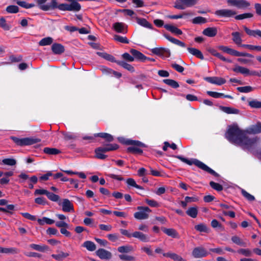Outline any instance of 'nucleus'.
Wrapping results in <instances>:
<instances>
[{"mask_svg":"<svg viewBox=\"0 0 261 261\" xmlns=\"http://www.w3.org/2000/svg\"><path fill=\"white\" fill-rule=\"evenodd\" d=\"M94 137H98L103 138L108 142H111L114 140L113 136L106 133H99L95 134Z\"/></svg>","mask_w":261,"mask_h":261,"instance_id":"obj_37","label":"nucleus"},{"mask_svg":"<svg viewBox=\"0 0 261 261\" xmlns=\"http://www.w3.org/2000/svg\"><path fill=\"white\" fill-rule=\"evenodd\" d=\"M10 139L18 146H24L33 145L41 142V139L33 137H26L19 138L15 136H11Z\"/></svg>","mask_w":261,"mask_h":261,"instance_id":"obj_5","label":"nucleus"},{"mask_svg":"<svg viewBox=\"0 0 261 261\" xmlns=\"http://www.w3.org/2000/svg\"><path fill=\"white\" fill-rule=\"evenodd\" d=\"M241 193L242 195L244 196V197H245L249 201H252L255 200L254 197L253 195L247 192L245 190L242 189L241 191Z\"/></svg>","mask_w":261,"mask_h":261,"instance_id":"obj_64","label":"nucleus"},{"mask_svg":"<svg viewBox=\"0 0 261 261\" xmlns=\"http://www.w3.org/2000/svg\"><path fill=\"white\" fill-rule=\"evenodd\" d=\"M207 22V19L202 16H197L192 19V23L194 24H201Z\"/></svg>","mask_w":261,"mask_h":261,"instance_id":"obj_50","label":"nucleus"},{"mask_svg":"<svg viewBox=\"0 0 261 261\" xmlns=\"http://www.w3.org/2000/svg\"><path fill=\"white\" fill-rule=\"evenodd\" d=\"M43 152L49 155H56L61 152V150L56 148L45 147Z\"/></svg>","mask_w":261,"mask_h":261,"instance_id":"obj_39","label":"nucleus"},{"mask_svg":"<svg viewBox=\"0 0 261 261\" xmlns=\"http://www.w3.org/2000/svg\"><path fill=\"white\" fill-rule=\"evenodd\" d=\"M6 11L9 13H16L19 11V8L15 5H10L6 8Z\"/></svg>","mask_w":261,"mask_h":261,"instance_id":"obj_60","label":"nucleus"},{"mask_svg":"<svg viewBox=\"0 0 261 261\" xmlns=\"http://www.w3.org/2000/svg\"><path fill=\"white\" fill-rule=\"evenodd\" d=\"M64 172L70 175H77L78 177L82 179H85L87 177L86 175L84 172H73L71 170H66Z\"/></svg>","mask_w":261,"mask_h":261,"instance_id":"obj_54","label":"nucleus"},{"mask_svg":"<svg viewBox=\"0 0 261 261\" xmlns=\"http://www.w3.org/2000/svg\"><path fill=\"white\" fill-rule=\"evenodd\" d=\"M164 28L167 30L175 35H180L182 34V32L181 30L173 25L166 24L164 25Z\"/></svg>","mask_w":261,"mask_h":261,"instance_id":"obj_26","label":"nucleus"},{"mask_svg":"<svg viewBox=\"0 0 261 261\" xmlns=\"http://www.w3.org/2000/svg\"><path fill=\"white\" fill-rule=\"evenodd\" d=\"M47 0H35L39 8L43 11H48L59 9V5H58L57 0H51L50 3L45 4Z\"/></svg>","mask_w":261,"mask_h":261,"instance_id":"obj_8","label":"nucleus"},{"mask_svg":"<svg viewBox=\"0 0 261 261\" xmlns=\"http://www.w3.org/2000/svg\"><path fill=\"white\" fill-rule=\"evenodd\" d=\"M227 3L241 9H246L250 6V3L246 0H228Z\"/></svg>","mask_w":261,"mask_h":261,"instance_id":"obj_13","label":"nucleus"},{"mask_svg":"<svg viewBox=\"0 0 261 261\" xmlns=\"http://www.w3.org/2000/svg\"><path fill=\"white\" fill-rule=\"evenodd\" d=\"M163 82L165 84H166V85L169 86L170 87H171L173 88H174V89H176V88H178L179 86V85L178 83V82L174 80L164 79L163 80Z\"/></svg>","mask_w":261,"mask_h":261,"instance_id":"obj_43","label":"nucleus"},{"mask_svg":"<svg viewBox=\"0 0 261 261\" xmlns=\"http://www.w3.org/2000/svg\"><path fill=\"white\" fill-rule=\"evenodd\" d=\"M117 64L131 72H134L135 71L134 67L132 65L125 61H119L117 62Z\"/></svg>","mask_w":261,"mask_h":261,"instance_id":"obj_38","label":"nucleus"},{"mask_svg":"<svg viewBox=\"0 0 261 261\" xmlns=\"http://www.w3.org/2000/svg\"><path fill=\"white\" fill-rule=\"evenodd\" d=\"M237 89L239 92L241 93H248L253 91V88L250 86H247L244 87H239Z\"/></svg>","mask_w":261,"mask_h":261,"instance_id":"obj_57","label":"nucleus"},{"mask_svg":"<svg viewBox=\"0 0 261 261\" xmlns=\"http://www.w3.org/2000/svg\"><path fill=\"white\" fill-rule=\"evenodd\" d=\"M231 241L235 244L241 246H246V244L239 237L237 236L232 237Z\"/></svg>","mask_w":261,"mask_h":261,"instance_id":"obj_58","label":"nucleus"},{"mask_svg":"<svg viewBox=\"0 0 261 261\" xmlns=\"http://www.w3.org/2000/svg\"><path fill=\"white\" fill-rule=\"evenodd\" d=\"M208 254V252L206 249L202 246L195 247L192 252V255L195 258H203Z\"/></svg>","mask_w":261,"mask_h":261,"instance_id":"obj_11","label":"nucleus"},{"mask_svg":"<svg viewBox=\"0 0 261 261\" xmlns=\"http://www.w3.org/2000/svg\"><path fill=\"white\" fill-rule=\"evenodd\" d=\"M219 108L223 112L228 114H238L240 113V110L239 109L231 107L221 106L219 107Z\"/></svg>","mask_w":261,"mask_h":261,"instance_id":"obj_28","label":"nucleus"},{"mask_svg":"<svg viewBox=\"0 0 261 261\" xmlns=\"http://www.w3.org/2000/svg\"><path fill=\"white\" fill-rule=\"evenodd\" d=\"M207 51L210 53L211 55H212L214 56H215L217 57L220 60L226 62L227 63H231L232 61L231 60L226 59L225 57H224L223 55H222L221 54L218 53L217 50L212 47H208L207 48Z\"/></svg>","mask_w":261,"mask_h":261,"instance_id":"obj_18","label":"nucleus"},{"mask_svg":"<svg viewBox=\"0 0 261 261\" xmlns=\"http://www.w3.org/2000/svg\"><path fill=\"white\" fill-rule=\"evenodd\" d=\"M187 49L191 54L195 56L197 58L201 60H203L204 59L202 53L199 49L193 47H188Z\"/></svg>","mask_w":261,"mask_h":261,"instance_id":"obj_34","label":"nucleus"},{"mask_svg":"<svg viewBox=\"0 0 261 261\" xmlns=\"http://www.w3.org/2000/svg\"><path fill=\"white\" fill-rule=\"evenodd\" d=\"M2 162L4 164L9 166H13L16 164V161L15 159L10 158L5 159L2 161Z\"/></svg>","mask_w":261,"mask_h":261,"instance_id":"obj_63","label":"nucleus"},{"mask_svg":"<svg viewBox=\"0 0 261 261\" xmlns=\"http://www.w3.org/2000/svg\"><path fill=\"white\" fill-rule=\"evenodd\" d=\"M118 140L120 143L126 145H134L142 147H146V145L138 140L125 139L124 137H119Z\"/></svg>","mask_w":261,"mask_h":261,"instance_id":"obj_12","label":"nucleus"},{"mask_svg":"<svg viewBox=\"0 0 261 261\" xmlns=\"http://www.w3.org/2000/svg\"><path fill=\"white\" fill-rule=\"evenodd\" d=\"M164 36L166 39H167L168 40H169V41H170L171 42H172L173 44H175L178 45L179 46H181L182 47H186V44L184 42H183L177 39H175L173 37H172L167 34H164Z\"/></svg>","mask_w":261,"mask_h":261,"instance_id":"obj_27","label":"nucleus"},{"mask_svg":"<svg viewBox=\"0 0 261 261\" xmlns=\"http://www.w3.org/2000/svg\"><path fill=\"white\" fill-rule=\"evenodd\" d=\"M30 247L32 249L41 251V252H44L45 251H46L48 249V247L46 245L41 246L39 245H37L35 244H32L30 245Z\"/></svg>","mask_w":261,"mask_h":261,"instance_id":"obj_47","label":"nucleus"},{"mask_svg":"<svg viewBox=\"0 0 261 261\" xmlns=\"http://www.w3.org/2000/svg\"><path fill=\"white\" fill-rule=\"evenodd\" d=\"M187 214L191 217L192 218H195L197 216L198 211L196 207H190L186 212Z\"/></svg>","mask_w":261,"mask_h":261,"instance_id":"obj_49","label":"nucleus"},{"mask_svg":"<svg viewBox=\"0 0 261 261\" xmlns=\"http://www.w3.org/2000/svg\"><path fill=\"white\" fill-rule=\"evenodd\" d=\"M83 246L90 251H94L96 247L95 244L91 241H87L84 243Z\"/></svg>","mask_w":261,"mask_h":261,"instance_id":"obj_45","label":"nucleus"},{"mask_svg":"<svg viewBox=\"0 0 261 261\" xmlns=\"http://www.w3.org/2000/svg\"><path fill=\"white\" fill-rule=\"evenodd\" d=\"M225 138L231 143L237 144L243 149L251 150L256 145L259 138H249L245 130L240 129L237 125H229L225 133Z\"/></svg>","mask_w":261,"mask_h":261,"instance_id":"obj_1","label":"nucleus"},{"mask_svg":"<svg viewBox=\"0 0 261 261\" xmlns=\"http://www.w3.org/2000/svg\"><path fill=\"white\" fill-rule=\"evenodd\" d=\"M248 105L251 108L260 109L261 108V101L257 99H252L248 101Z\"/></svg>","mask_w":261,"mask_h":261,"instance_id":"obj_46","label":"nucleus"},{"mask_svg":"<svg viewBox=\"0 0 261 261\" xmlns=\"http://www.w3.org/2000/svg\"><path fill=\"white\" fill-rule=\"evenodd\" d=\"M53 42V39L51 37H47L42 39L39 42L40 46H46L51 44Z\"/></svg>","mask_w":261,"mask_h":261,"instance_id":"obj_48","label":"nucleus"},{"mask_svg":"<svg viewBox=\"0 0 261 261\" xmlns=\"http://www.w3.org/2000/svg\"><path fill=\"white\" fill-rule=\"evenodd\" d=\"M97 55H98L99 57L105 59V60L111 62L112 63H116L117 64L119 61L116 60L115 58L107 53L105 52H97Z\"/></svg>","mask_w":261,"mask_h":261,"instance_id":"obj_25","label":"nucleus"},{"mask_svg":"<svg viewBox=\"0 0 261 261\" xmlns=\"http://www.w3.org/2000/svg\"><path fill=\"white\" fill-rule=\"evenodd\" d=\"M51 50L55 55H61L65 51L64 46L62 44L58 43L53 44Z\"/></svg>","mask_w":261,"mask_h":261,"instance_id":"obj_22","label":"nucleus"},{"mask_svg":"<svg viewBox=\"0 0 261 261\" xmlns=\"http://www.w3.org/2000/svg\"><path fill=\"white\" fill-rule=\"evenodd\" d=\"M114 39L122 43L128 44L129 42V40L126 37H123L118 35H115L114 36Z\"/></svg>","mask_w":261,"mask_h":261,"instance_id":"obj_53","label":"nucleus"},{"mask_svg":"<svg viewBox=\"0 0 261 261\" xmlns=\"http://www.w3.org/2000/svg\"><path fill=\"white\" fill-rule=\"evenodd\" d=\"M137 209L139 211L134 214V217L138 220L147 219L149 213L151 212V210L147 206H138Z\"/></svg>","mask_w":261,"mask_h":261,"instance_id":"obj_10","label":"nucleus"},{"mask_svg":"<svg viewBox=\"0 0 261 261\" xmlns=\"http://www.w3.org/2000/svg\"><path fill=\"white\" fill-rule=\"evenodd\" d=\"M218 48L224 53L236 57H246L249 58L254 57V56L250 54L244 52H239L226 46L220 45L218 46Z\"/></svg>","mask_w":261,"mask_h":261,"instance_id":"obj_7","label":"nucleus"},{"mask_svg":"<svg viewBox=\"0 0 261 261\" xmlns=\"http://www.w3.org/2000/svg\"><path fill=\"white\" fill-rule=\"evenodd\" d=\"M232 70L235 72L240 73L244 75H249L250 71L249 69L240 66H236L232 69Z\"/></svg>","mask_w":261,"mask_h":261,"instance_id":"obj_36","label":"nucleus"},{"mask_svg":"<svg viewBox=\"0 0 261 261\" xmlns=\"http://www.w3.org/2000/svg\"><path fill=\"white\" fill-rule=\"evenodd\" d=\"M114 30L118 33L125 34L127 30L124 29V24L122 22H115L113 26Z\"/></svg>","mask_w":261,"mask_h":261,"instance_id":"obj_29","label":"nucleus"},{"mask_svg":"<svg viewBox=\"0 0 261 261\" xmlns=\"http://www.w3.org/2000/svg\"><path fill=\"white\" fill-rule=\"evenodd\" d=\"M214 14L221 17H232L237 14V12L230 9H220L216 11Z\"/></svg>","mask_w":261,"mask_h":261,"instance_id":"obj_15","label":"nucleus"},{"mask_svg":"<svg viewBox=\"0 0 261 261\" xmlns=\"http://www.w3.org/2000/svg\"><path fill=\"white\" fill-rule=\"evenodd\" d=\"M198 0H176L174 7L179 10H184L187 7H191L196 5Z\"/></svg>","mask_w":261,"mask_h":261,"instance_id":"obj_9","label":"nucleus"},{"mask_svg":"<svg viewBox=\"0 0 261 261\" xmlns=\"http://www.w3.org/2000/svg\"><path fill=\"white\" fill-rule=\"evenodd\" d=\"M174 157L180 160L182 162L189 165H192L194 164L196 165L197 167H198L199 168L201 169V170L213 175L215 177L219 178L220 176V175L217 172H216L214 170H213L208 166H207L206 164H205L204 163L197 159H194L189 160L181 155H175L174 156Z\"/></svg>","mask_w":261,"mask_h":261,"instance_id":"obj_2","label":"nucleus"},{"mask_svg":"<svg viewBox=\"0 0 261 261\" xmlns=\"http://www.w3.org/2000/svg\"><path fill=\"white\" fill-rule=\"evenodd\" d=\"M119 148V145L117 144H107L102 146L99 147L95 149V156L97 159L104 160L107 155L104 153L110 151L116 150Z\"/></svg>","mask_w":261,"mask_h":261,"instance_id":"obj_4","label":"nucleus"},{"mask_svg":"<svg viewBox=\"0 0 261 261\" xmlns=\"http://www.w3.org/2000/svg\"><path fill=\"white\" fill-rule=\"evenodd\" d=\"M69 256V253L60 252L58 254H52L51 256L56 260H60Z\"/></svg>","mask_w":261,"mask_h":261,"instance_id":"obj_56","label":"nucleus"},{"mask_svg":"<svg viewBox=\"0 0 261 261\" xmlns=\"http://www.w3.org/2000/svg\"><path fill=\"white\" fill-rule=\"evenodd\" d=\"M210 185L211 187L214 190L220 192L221 191L223 190V187L221 185L213 181H211L210 183Z\"/></svg>","mask_w":261,"mask_h":261,"instance_id":"obj_61","label":"nucleus"},{"mask_svg":"<svg viewBox=\"0 0 261 261\" xmlns=\"http://www.w3.org/2000/svg\"><path fill=\"white\" fill-rule=\"evenodd\" d=\"M246 134H257L261 133V122H257L254 125H251L245 129Z\"/></svg>","mask_w":261,"mask_h":261,"instance_id":"obj_16","label":"nucleus"},{"mask_svg":"<svg viewBox=\"0 0 261 261\" xmlns=\"http://www.w3.org/2000/svg\"><path fill=\"white\" fill-rule=\"evenodd\" d=\"M133 237L137 238L143 242H148L149 241V238L147 235L138 231L133 233Z\"/></svg>","mask_w":261,"mask_h":261,"instance_id":"obj_24","label":"nucleus"},{"mask_svg":"<svg viewBox=\"0 0 261 261\" xmlns=\"http://www.w3.org/2000/svg\"><path fill=\"white\" fill-rule=\"evenodd\" d=\"M129 51L134 58V60L136 59L137 60L144 62L147 58L146 56L137 49L132 48L130 49Z\"/></svg>","mask_w":261,"mask_h":261,"instance_id":"obj_19","label":"nucleus"},{"mask_svg":"<svg viewBox=\"0 0 261 261\" xmlns=\"http://www.w3.org/2000/svg\"><path fill=\"white\" fill-rule=\"evenodd\" d=\"M163 256L165 257H170L174 261H187L185 259L183 258L181 256L175 253H164Z\"/></svg>","mask_w":261,"mask_h":261,"instance_id":"obj_31","label":"nucleus"},{"mask_svg":"<svg viewBox=\"0 0 261 261\" xmlns=\"http://www.w3.org/2000/svg\"><path fill=\"white\" fill-rule=\"evenodd\" d=\"M96 253L102 259H109L112 257V253L104 249H99L96 251Z\"/></svg>","mask_w":261,"mask_h":261,"instance_id":"obj_21","label":"nucleus"},{"mask_svg":"<svg viewBox=\"0 0 261 261\" xmlns=\"http://www.w3.org/2000/svg\"><path fill=\"white\" fill-rule=\"evenodd\" d=\"M133 146L128 147L126 151L128 153H132L134 154H141L143 153V150L141 148H139L140 147V146H137L132 145Z\"/></svg>","mask_w":261,"mask_h":261,"instance_id":"obj_40","label":"nucleus"},{"mask_svg":"<svg viewBox=\"0 0 261 261\" xmlns=\"http://www.w3.org/2000/svg\"><path fill=\"white\" fill-rule=\"evenodd\" d=\"M118 251L120 253H129L134 251V248L132 246L127 245L119 247Z\"/></svg>","mask_w":261,"mask_h":261,"instance_id":"obj_41","label":"nucleus"},{"mask_svg":"<svg viewBox=\"0 0 261 261\" xmlns=\"http://www.w3.org/2000/svg\"><path fill=\"white\" fill-rule=\"evenodd\" d=\"M204 80L210 83L219 86L224 84L226 82L224 78L218 76L205 77Z\"/></svg>","mask_w":261,"mask_h":261,"instance_id":"obj_17","label":"nucleus"},{"mask_svg":"<svg viewBox=\"0 0 261 261\" xmlns=\"http://www.w3.org/2000/svg\"><path fill=\"white\" fill-rule=\"evenodd\" d=\"M218 33L217 28L216 27H208L204 29L202 34L208 37H215Z\"/></svg>","mask_w":261,"mask_h":261,"instance_id":"obj_23","label":"nucleus"},{"mask_svg":"<svg viewBox=\"0 0 261 261\" xmlns=\"http://www.w3.org/2000/svg\"><path fill=\"white\" fill-rule=\"evenodd\" d=\"M70 3V4L63 3L59 4V9L61 11H68L73 12H79L81 10L82 7L79 2L84 1H96L98 0H65Z\"/></svg>","mask_w":261,"mask_h":261,"instance_id":"obj_3","label":"nucleus"},{"mask_svg":"<svg viewBox=\"0 0 261 261\" xmlns=\"http://www.w3.org/2000/svg\"><path fill=\"white\" fill-rule=\"evenodd\" d=\"M231 35L232 36V40L235 44L241 46V45H243V44H242V39L240 33L238 32H234L231 33Z\"/></svg>","mask_w":261,"mask_h":261,"instance_id":"obj_35","label":"nucleus"},{"mask_svg":"<svg viewBox=\"0 0 261 261\" xmlns=\"http://www.w3.org/2000/svg\"><path fill=\"white\" fill-rule=\"evenodd\" d=\"M163 231L168 236L173 238H179V235L176 230L173 228H162Z\"/></svg>","mask_w":261,"mask_h":261,"instance_id":"obj_32","label":"nucleus"},{"mask_svg":"<svg viewBox=\"0 0 261 261\" xmlns=\"http://www.w3.org/2000/svg\"><path fill=\"white\" fill-rule=\"evenodd\" d=\"M73 210L72 204L67 199H63L62 203V210L65 212H69Z\"/></svg>","mask_w":261,"mask_h":261,"instance_id":"obj_33","label":"nucleus"},{"mask_svg":"<svg viewBox=\"0 0 261 261\" xmlns=\"http://www.w3.org/2000/svg\"><path fill=\"white\" fill-rule=\"evenodd\" d=\"M253 16V14L251 13H246L238 15L235 16V19L237 20H242L245 18H251Z\"/></svg>","mask_w":261,"mask_h":261,"instance_id":"obj_59","label":"nucleus"},{"mask_svg":"<svg viewBox=\"0 0 261 261\" xmlns=\"http://www.w3.org/2000/svg\"><path fill=\"white\" fill-rule=\"evenodd\" d=\"M149 174H151L154 176L156 177H162L166 178L167 177L166 174L162 171L154 170L151 167H150V171L149 172Z\"/></svg>","mask_w":261,"mask_h":261,"instance_id":"obj_44","label":"nucleus"},{"mask_svg":"<svg viewBox=\"0 0 261 261\" xmlns=\"http://www.w3.org/2000/svg\"><path fill=\"white\" fill-rule=\"evenodd\" d=\"M195 229L199 232H204L206 233L209 232V229L206 226V225L203 223L195 225Z\"/></svg>","mask_w":261,"mask_h":261,"instance_id":"obj_52","label":"nucleus"},{"mask_svg":"<svg viewBox=\"0 0 261 261\" xmlns=\"http://www.w3.org/2000/svg\"><path fill=\"white\" fill-rule=\"evenodd\" d=\"M137 22L140 25L149 29H152V25L149 23L145 18L136 17Z\"/></svg>","mask_w":261,"mask_h":261,"instance_id":"obj_30","label":"nucleus"},{"mask_svg":"<svg viewBox=\"0 0 261 261\" xmlns=\"http://www.w3.org/2000/svg\"><path fill=\"white\" fill-rule=\"evenodd\" d=\"M62 134L64 136V139L65 141L75 140L76 138V136L72 133L62 132Z\"/></svg>","mask_w":261,"mask_h":261,"instance_id":"obj_51","label":"nucleus"},{"mask_svg":"<svg viewBox=\"0 0 261 261\" xmlns=\"http://www.w3.org/2000/svg\"><path fill=\"white\" fill-rule=\"evenodd\" d=\"M63 174L61 172H58L56 174H53L52 171H48L46 173L44 174H38L37 175H33L30 177V179H48L51 177L54 179H57L61 178V179H68L66 177H63ZM70 179H73L70 178Z\"/></svg>","mask_w":261,"mask_h":261,"instance_id":"obj_6","label":"nucleus"},{"mask_svg":"<svg viewBox=\"0 0 261 261\" xmlns=\"http://www.w3.org/2000/svg\"><path fill=\"white\" fill-rule=\"evenodd\" d=\"M119 257L121 260L125 261H135V257L124 254L119 255Z\"/></svg>","mask_w":261,"mask_h":261,"instance_id":"obj_62","label":"nucleus"},{"mask_svg":"<svg viewBox=\"0 0 261 261\" xmlns=\"http://www.w3.org/2000/svg\"><path fill=\"white\" fill-rule=\"evenodd\" d=\"M152 54L160 56L169 57L170 56V51L169 49L164 47H155L151 49Z\"/></svg>","mask_w":261,"mask_h":261,"instance_id":"obj_14","label":"nucleus"},{"mask_svg":"<svg viewBox=\"0 0 261 261\" xmlns=\"http://www.w3.org/2000/svg\"><path fill=\"white\" fill-rule=\"evenodd\" d=\"M18 250L15 248H4L0 247V253L15 254L18 253Z\"/></svg>","mask_w":261,"mask_h":261,"instance_id":"obj_42","label":"nucleus"},{"mask_svg":"<svg viewBox=\"0 0 261 261\" xmlns=\"http://www.w3.org/2000/svg\"><path fill=\"white\" fill-rule=\"evenodd\" d=\"M243 28L248 35L255 38H258L261 39V30L258 29L252 30L245 25H243Z\"/></svg>","mask_w":261,"mask_h":261,"instance_id":"obj_20","label":"nucleus"},{"mask_svg":"<svg viewBox=\"0 0 261 261\" xmlns=\"http://www.w3.org/2000/svg\"><path fill=\"white\" fill-rule=\"evenodd\" d=\"M0 27L5 31H9L11 28L10 25L6 23V19L3 17L0 18Z\"/></svg>","mask_w":261,"mask_h":261,"instance_id":"obj_55","label":"nucleus"}]
</instances>
